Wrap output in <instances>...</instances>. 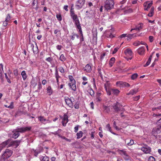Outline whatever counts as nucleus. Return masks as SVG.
<instances>
[{"label":"nucleus","instance_id":"obj_19","mask_svg":"<svg viewBox=\"0 0 161 161\" xmlns=\"http://www.w3.org/2000/svg\"><path fill=\"white\" fill-rule=\"evenodd\" d=\"M76 82H73L71 83H68V86H69L71 90L74 91H75L76 90V87L75 85Z\"/></svg>","mask_w":161,"mask_h":161},{"label":"nucleus","instance_id":"obj_24","mask_svg":"<svg viewBox=\"0 0 161 161\" xmlns=\"http://www.w3.org/2000/svg\"><path fill=\"white\" fill-rule=\"evenodd\" d=\"M138 89H134L130 90L128 93H127V95H134L136 94L138 92Z\"/></svg>","mask_w":161,"mask_h":161},{"label":"nucleus","instance_id":"obj_45","mask_svg":"<svg viewBox=\"0 0 161 161\" xmlns=\"http://www.w3.org/2000/svg\"><path fill=\"white\" fill-rule=\"evenodd\" d=\"M120 153L122 156L124 155L125 156V155H126L127 153L124 150H120Z\"/></svg>","mask_w":161,"mask_h":161},{"label":"nucleus","instance_id":"obj_16","mask_svg":"<svg viewBox=\"0 0 161 161\" xmlns=\"http://www.w3.org/2000/svg\"><path fill=\"white\" fill-rule=\"evenodd\" d=\"M9 141L10 139H8L7 141L4 142L0 145V152L3 148L5 147L7 145H8L7 147H8V145L9 144Z\"/></svg>","mask_w":161,"mask_h":161},{"label":"nucleus","instance_id":"obj_30","mask_svg":"<svg viewBox=\"0 0 161 161\" xmlns=\"http://www.w3.org/2000/svg\"><path fill=\"white\" fill-rule=\"evenodd\" d=\"M123 82L122 81H117L116 82L117 86L120 87H123Z\"/></svg>","mask_w":161,"mask_h":161},{"label":"nucleus","instance_id":"obj_47","mask_svg":"<svg viewBox=\"0 0 161 161\" xmlns=\"http://www.w3.org/2000/svg\"><path fill=\"white\" fill-rule=\"evenodd\" d=\"M49 160V158L45 156H44L42 160V161H48Z\"/></svg>","mask_w":161,"mask_h":161},{"label":"nucleus","instance_id":"obj_23","mask_svg":"<svg viewBox=\"0 0 161 161\" xmlns=\"http://www.w3.org/2000/svg\"><path fill=\"white\" fill-rule=\"evenodd\" d=\"M39 120L42 123L44 124V122L45 121H48V120L46 119L44 116H40L38 117Z\"/></svg>","mask_w":161,"mask_h":161},{"label":"nucleus","instance_id":"obj_31","mask_svg":"<svg viewBox=\"0 0 161 161\" xmlns=\"http://www.w3.org/2000/svg\"><path fill=\"white\" fill-rule=\"evenodd\" d=\"M105 55L106 53H104L101 54L100 56V61L101 62L103 61H106V58H105V59L104 60Z\"/></svg>","mask_w":161,"mask_h":161},{"label":"nucleus","instance_id":"obj_8","mask_svg":"<svg viewBox=\"0 0 161 161\" xmlns=\"http://www.w3.org/2000/svg\"><path fill=\"white\" fill-rule=\"evenodd\" d=\"M20 142V140H16L15 141H12L10 139L9 144L8 145V147L13 146L15 148H17Z\"/></svg>","mask_w":161,"mask_h":161},{"label":"nucleus","instance_id":"obj_34","mask_svg":"<svg viewBox=\"0 0 161 161\" xmlns=\"http://www.w3.org/2000/svg\"><path fill=\"white\" fill-rule=\"evenodd\" d=\"M42 151V149H37L34 151V155L37 156L38 154L40 153Z\"/></svg>","mask_w":161,"mask_h":161},{"label":"nucleus","instance_id":"obj_9","mask_svg":"<svg viewBox=\"0 0 161 161\" xmlns=\"http://www.w3.org/2000/svg\"><path fill=\"white\" fill-rule=\"evenodd\" d=\"M66 104L71 108L73 107V101L72 100V98H69L68 97H65L64 98Z\"/></svg>","mask_w":161,"mask_h":161},{"label":"nucleus","instance_id":"obj_2","mask_svg":"<svg viewBox=\"0 0 161 161\" xmlns=\"http://www.w3.org/2000/svg\"><path fill=\"white\" fill-rule=\"evenodd\" d=\"M113 108L114 111L117 112L119 111L124 112L125 110V109L123 108L122 105L117 102L116 103L114 104V105L113 106Z\"/></svg>","mask_w":161,"mask_h":161},{"label":"nucleus","instance_id":"obj_21","mask_svg":"<svg viewBox=\"0 0 161 161\" xmlns=\"http://www.w3.org/2000/svg\"><path fill=\"white\" fill-rule=\"evenodd\" d=\"M125 54L128 56H131L132 55V52L130 48H127L124 51Z\"/></svg>","mask_w":161,"mask_h":161},{"label":"nucleus","instance_id":"obj_42","mask_svg":"<svg viewBox=\"0 0 161 161\" xmlns=\"http://www.w3.org/2000/svg\"><path fill=\"white\" fill-rule=\"evenodd\" d=\"M69 78L70 80L69 83H71L75 82V81L74 80L72 76L69 75Z\"/></svg>","mask_w":161,"mask_h":161},{"label":"nucleus","instance_id":"obj_4","mask_svg":"<svg viewBox=\"0 0 161 161\" xmlns=\"http://www.w3.org/2000/svg\"><path fill=\"white\" fill-rule=\"evenodd\" d=\"M142 147L140 149L145 153H150L151 152V148L146 144H142Z\"/></svg>","mask_w":161,"mask_h":161},{"label":"nucleus","instance_id":"obj_53","mask_svg":"<svg viewBox=\"0 0 161 161\" xmlns=\"http://www.w3.org/2000/svg\"><path fill=\"white\" fill-rule=\"evenodd\" d=\"M37 4V0H33L31 3V5L32 6H34L36 4Z\"/></svg>","mask_w":161,"mask_h":161},{"label":"nucleus","instance_id":"obj_25","mask_svg":"<svg viewBox=\"0 0 161 161\" xmlns=\"http://www.w3.org/2000/svg\"><path fill=\"white\" fill-rule=\"evenodd\" d=\"M12 132L13 133L12 137L16 139L19 137V134L14 129L13 131Z\"/></svg>","mask_w":161,"mask_h":161},{"label":"nucleus","instance_id":"obj_33","mask_svg":"<svg viewBox=\"0 0 161 161\" xmlns=\"http://www.w3.org/2000/svg\"><path fill=\"white\" fill-rule=\"evenodd\" d=\"M83 132L82 131H79L76 134V135L77 136V138L79 139L83 135Z\"/></svg>","mask_w":161,"mask_h":161},{"label":"nucleus","instance_id":"obj_15","mask_svg":"<svg viewBox=\"0 0 161 161\" xmlns=\"http://www.w3.org/2000/svg\"><path fill=\"white\" fill-rule=\"evenodd\" d=\"M35 43L36 45L35 47L34 46L33 44H31V46L33 51V53L35 54H36L38 52V49L36 43V42Z\"/></svg>","mask_w":161,"mask_h":161},{"label":"nucleus","instance_id":"obj_3","mask_svg":"<svg viewBox=\"0 0 161 161\" xmlns=\"http://www.w3.org/2000/svg\"><path fill=\"white\" fill-rule=\"evenodd\" d=\"M161 132V126H158L157 127L153 128L152 131V135L156 138L159 135V134Z\"/></svg>","mask_w":161,"mask_h":161},{"label":"nucleus","instance_id":"obj_46","mask_svg":"<svg viewBox=\"0 0 161 161\" xmlns=\"http://www.w3.org/2000/svg\"><path fill=\"white\" fill-rule=\"evenodd\" d=\"M133 34H129L127 36V39L128 41L131 40L133 36Z\"/></svg>","mask_w":161,"mask_h":161},{"label":"nucleus","instance_id":"obj_14","mask_svg":"<svg viewBox=\"0 0 161 161\" xmlns=\"http://www.w3.org/2000/svg\"><path fill=\"white\" fill-rule=\"evenodd\" d=\"M57 67H56V68L55 70V73L54 74V76L55 77V78H56V82L57 83V85L58 86L59 85V79L61 78V76H59V73L58 72V69L57 68Z\"/></svg>","mask_w":161,"mask_h":161},{"label":"nucleus","instance_id":"obj_5","mask_svg":"<svg viewBox=\"0 0 161 161\" xmlns=\"http://www.w3.org/2000/svg\"><path fill=\"white\" fill-rule=\"evenodd\" d=\"M86 0H78L76 3L75 7L78 10L80 9L84 5Z\"/></svg>","mask_w":161,"mask_h":161},{"label":"nucleus","instance_id":"obj_27","mask_svg":"<svg viewBox=\"0 0 161 161\" xmlns=\"http://www.w3.org/2000/svg\"><path fill=\"white\" fill-rule=\"evenodd\" d=\"M115 61V58L114 57H112L111 58L109 61V64L110 67L113 66Z\"/></svg>","mask_w":161,"mask_h":161},{"label":"nucleus","instance_id":"obj_10","mask_svg":"<svg viewBox=\"0 0 161 161\" xmlns=\"http://www.w3.org/2000/svg\"><path fill=\"white\" fill-rule=\"evenodd\" d=\"M153 4V1L151 2L147 1L144 2L143 4L144 10L145 11H148V9L152 6Z\"/></svg>","mask_w":161,"mask_h":161},{"label":"nucleus","instance_id":"obj_60","mask_svg":"<svg viewBox=\"0 0 161 161\" xmlns=\"http://www.w3.org/2000/svg\"><path fill=\"white\" fill-rule=\"evenodd\" d=\"M61 138L63 139L66 140L67 141H68V142H71V140L70 139H69L65 137L64 136H61Z\"/></svg>","mask_w":161,"mask_h":161},{"label":"nucleus","instance_id":"obj_35","mask_svg":"<svg viewBox=\"0 0 161 161\" xmlns=\"http://www.w3.org/2000/svg\"><path fill=\"white\" fill-rule=\"evenodd\" d=\"M152 56L151 55L147 61V62L146 64H145L144 65V67H146L147 66H148L150 64L151 59H152Z\"/></svg>","mask_w":161,"mask_h":161},{"label":"nucleus","instance_id":"obj_52","mask_svg":"<svg viewBox=\"0 0 161 161\" xmlns=\"http://www.w3.org/2000/svg\"><path fill=\"white\" fill-rule=\"evenodd\" d=\"M71 18L73 20V21L74 22L79 19L77 15H76V16L72 17H71Z\"/></svg>","mask_w":161,"mask_h":161},{"label":"nucleus","instance_id":"obj_12","mask_svg":"<svg viewBox=\"0 0 161 161\" xmlns=\"http://www.w3.org/2000/svg\"><path fill=\"white\" fill-rule=\"evenodd\" d=\"M13 151L9 149H7L5 150L3 154L2 155L3 157H5L7 158H9L12 154Z\"/></svg>","mask_w":161,"mask_h":161},{"label":"nucleus","instance_id":"obj_18","mask_svg":"<svg viewBox=\"0 0 161 161\" xmlns=\"http://www.w3.org/2000/svg\"><path fill=\"white\" fill-rule=\"evenodd\" d=\"M110 91L113 94L116 96H118L120 92L119 90L114 88L111 89Z\"/></svg>","mask_w":161,"mask_h":161},{"label":"nucleus","instance_id":"obj_29","mask_svg":"<svg viewBox=\"0 0 161 161\" xmlns=\"http://www.w3.org/2000/svg\"><path fill=\"white\" fill-rule=\"evenodd\" d=\"M74 22L75 25L77 29L81 27L79 19L75 21Z\"/></svg>","mask_w":161,"mask_h":161},{"label":"nucleus","instance_id":"obj_49","mask_svg":"<svg viewBox=\"0 0 161 161\" xmlns=\"http://www.w3.org/2000/svg\"><path fill=\"white\" fill-rule=\"evenodd\" d=\"M130 86V85L129 83L125 82H123V87H129Z\"/></svg>","mask_w":161,"mask_h":161},{"label":"nucleus","instance_id":"obj_11","mask_svg":"<svg viewBox=\"0 0 161 161\" xmlns=\"http://www.w3.org/2000/svg\"><path fill=\"white\" fill-rule=\"evenodd\" d=\"M143 24L142 23H139L135 25V27L131 29L130 31H132L133 30H136L137 31H141L143 27Z\"/></svg>","mask_w":161,"mask_h":161},{"label":"nucleus","instance_id":"obj_1","mask_svg":"<svg viewBox=\"0 0 161 161\" xmlns=\"http://www.w3.org/2000/svg\"><path fill=\"white\" fill-rule=\"evenodd\" d=\"M114 5V0H106L105 3L104 8L108 11L113 8Z\"/></svg>","mask_w":161,"mask_h":161},{"label":"nucleus","instance_id":"obj_62","mask_svg":"<svg viewBox=\"0 0 161 161\" xmlns=\"http://www.w3.org/2000/svg\"><path fill=\"white\" fill-rule=\"evenodd\" d=\"M140 42L139 41H137L134 42L133 43V45L134 46H138L140 44Z\"/></svg>","mask_w":161,"mask_h":161},{"label":"nucleus","instance_id":"obj_55","mask_svg":"<svg viewBox=\"0 0 161 161\" xmlns=\"http://www.w3.org/2000/svg\"><path fill=\"white\" fill-rule=\"evenodd\" d=\"M124 158L125 160H128L130 159V156L127 154L126 155H125V157H124Z\"/></svg>","mask_w":161,"mask_h":161},{"label":"nucleus","instance_id":"obj_26","mask_svg":"<svg viewBox=\"0 0 161 161\" xmlns=\"http://www.w3.org/2000/svg\"><path fill=\"white\" fill-rule=\"evenodd\" d=\"M47 92L48 95L49 96L51 95L53 92V91L51 87L49 86H48L47 88Z\"/></svg>","mask_w":161,"mask_h":161},{"label":"nucleus","instance_id":"obj_59","mask_svg":"<svg viewBox=\"0 0 161 161\" xmlns=\"http://www.w3.org/2000/svg\"><path fill=\"white\" fill-rule=\"evenodd\" d=\"M96 102H100L101 101L102 99L100 97H96Z\"/></svg>","mask_w":161,"mask_h":161},{"label":"nucleus","instance_id":"obj_64","mask_svg":"<svg viewBox=\"0 0 161 161\" xmlns=\"http://www.w3.org/2000/svg\"><path fill=\"white\" fill-rule=\"evenodd\" d=\"M127 34H122L119 36V37L121 38H124V37H125L127 36Z\"/></svg>","mask_w":161,"mask_h":161},{"label":"nucleus","instance_id":"obj_36","mask_svg":"<svg viewBox=\"0 0 161 161\" xmlns=\"http://www.w3.org/2000/svg\"><path fill=\"white\" fill-rule=\"evenodd\" d=\"M56 17L59 21H61L62 20V15L61 14H57Z\"/></svg>","mask_w":161,"mask_h":161},{"label":"nucleus","instance_id":"obj_58","mask_svg":"<svg viewBox=\"0 0 161 161\" xmlns=\"http://www.w3.org/2000/svg\"><path fill=\"white\" fill-rule=\"evenodd\" d=\"M46 60L47 62H51L53 60V58L51 57H49L47 58L46 59Z\"/></svg>","mask_w":161,"mask_h":161},{"label":"nucleus","instance_id":"obj_38","mask_svg":"<svg viewBox=\"0 0 161 161\" xmlns=\"http://www.w3.org/2000/svg\"><path fill=\"white\" fill-rule=\"evenodd\" d=\"M59 59L62 61L64 62L66 60V58L63 54H61L59 57Z\"/></svg>","mask_w":161,"mask_h":161},{"label":"nucleus","instance_id":"obj_56","mask_svg":"<svg viewBox=\"0 0 161 161\" xmlns=\"http://www.w3.org/2000/svg\"><path fill=\"white\" fill-rule=\"evenodd\" d=\"M14 108V103H13V102H11L10 103V105L8 106V108L13 109Z\"/></svg>","mask_w":161,"mask_h":161},{"label":"nucleus","instance_id":"obj_13","mask_svg":"<svg viewBox=\"0 0 161 161\" xmlns=\"http://www.w3.org/2000/svg\"><path fill=\"white\" fill-rule=\"evenodd\" d=\"M83 70L85 71V73H89L92 71V67L90 64H87L85 67L83 68Z\"/></svg>","mask_w":161,"mask_h":161},{"label":"nucleus","instance_id":"obj_22","mask_svg":"<svg viewBox=\"0 0 161 161\" xmlns=\"http://www.w3.org/2000/svg\"><path fill=\"white\" fill-rule=\"evenodd\" d=\"M112 31V30L111 29L108 31H107L106 36L107 38H112L115 37V36L111 32Z\"/></svg>","mask_w":161,"mask_h":161},{"label":"nucleus","instance_id":"obj_7","mask_svg":"<svg viewBox=\"0 0 161 161\" xmlns=\"http://www.w3.org/2000/svg\"><path fill=\"white\" fill-rule=\"evenodd\" d=\"M110 83L108 81H107L104 85V88L106 91L107 94L108 96L111 95V92L110 87Z\"/></svg>","mask_w":161,"mask_h":161},{"label":"nucleus","instance_id":"obj_54","mask_svg":"<svg viewBox=\"0 0 161 161\" xmlns=\"http://www.w3.org/2000/svg\"><path fill=\"white\" fill-rule=\"evenodd\" d=\"M4 74L5 75V78H6L7 82L8 83H11V81L8 78L7 74L6 73H5Z\"/></svg>","mask_w":161,"mask_h":161},{"label":"nucleus","instance_id":"obj_6","mask_svg":"<svg viewBox=\"0 0 161 161\" xmlns=\"http://www.w3.org/2000/svg\"><path fill=\"white\" fill-rule=\"evenodd\" d=\"M31 127H25L17 128L14 130L19 133V132L23 133L26 131H29L31 130Z\"/></svg>","mask_w":161,"mask_h":161},{"label":"nucleus","instance_id":"obj_32","mask_svg":"<svg viewBox=\"0 0 161 161\" xmlns=\"http://www.w3.org/2000/svg\"><path fill=\"white\" fill-rule=\"evenodd\" d=\"M21 75L22 76V78L24 80H25L27 78L26 74L25 73V70L23 71L21 73Z\"/></svg>","mask_w":161,"mask_h":161},{"label":"nucleus","instance_id":"obj_17","mask_svg":"<svg viewBox=\"0 0 161 161\" xmlns=\"http://www.w3.org/2000/svg\"><path fill=\"white\" fill-rule=\"evenodd\" d=\"M68 116L67 114H64L62 119V123L63 126H65L68 122Z\"/></svg>","mask_w":161,"mask_h":161},{"label":"nucleus","instance_id":"obj_37","mask_svg":"<svg viewBox=\"0 0 161 161\" xmlns=\"http://www.w3.org/2000/svg\"><path fill=\"white\" fill-rule=\"evenodd\" d=\"M138 76V75L137 73H134L131 75V78L132 80H134L136 79Z\"/></svg>","mask_w":161,"mask_h":161},{"label":"nucleus","instance_id":"obj_50","mask_svg":"<svg viewBox=\"0 0 161 161\" xmlns=\"http://www.w3.org/2000/svg\"><path fill=\"white\" fill-rule=\"evenodd\" d=\"M134 144V141L133 140L131 139L130 140V143H127V144L128 146H131Z\"/></svg>","mask_w":161,"mask_h":161},{"label":"nucleus","instance_id":"obj_57","mask_svg":"<svg viewBox=\"0 0 161 161\" xmlns=\"http://www.w3.org/2000/svg\"><path fill=\"white\" fill-rule=\"evenodd\" d=\"M106 128L108 129V130L110 132H111V128L109 124H108L106 125Z\"/></svg>","mask_w":161,"mask_h":161},{"label":"nucleus","instance_id":"obj_41","mask_svg":"<svg viewBox=\"0 0 161 161\" xmlns=\"http://www.w3.org/2000/svg\"><path fill=\"white\" fill-rule=\"evenodd\" d=\"M70 14L71 17L77 15L75 14V11L72 8L70 10Z\"/></svg>","mask_w":161,"mask_h":161},{"label":"nucleus","instance_id":"obj_48","mask_svg":"<svg viewBox=\"0 0 161 161\" xmlns=\"http://www.w3.org/2000/svg\"><path fill=\"white\" fill-rule=\"evenodd\" d=\"M148 161H155V159L153 157L151 156L148 158Z\"/></svg>","mask_w":161,"mask_h":161},{"label":"nucleus","instance_id":"obj_63","mask_svg":"<svg viewBox=\"0 0 161 161\" xmlns=\"http://www.w3.org/2000/svg\"><path fill=\"white\" fill-rule=\"evenodd\" d=\"M82 79L83 80V81H88V79L86 76H83L82 78Z\"/></svg>","mask_w":161,"mask_h":161},{"label":"nucleus","instance_id":"obj_61","mask_svg":"<svg viewBox=\"0 0 161 161\" xmlns=\"http://www.w3.org/2000/svg\"><path fill=\"white\" fill-rule=\"evenodd\" d=\"M77 29H78L79 30V31L80 32V33L81 35V36L83 37V34L82 33V29H81V27L79 28H77Z\"/></svg>","mask_w":161,"mask_h":161},{"label":"nucleus","instance_id":"obj_20","mask_svg":"<svg viewBox=\"0 0 161 161\" xmlns=\"http://www.w3.org/2000/svg\"><path fill=\"white\" fill-rule=\"evenodd\" d=\"M145 49L144 47H141L139 48L137 50L138 53L141 55H143L144 54Z\"/></svg>","mask_w":161,"mask_h":161},{"label":"nucleus","instance_id":"obj_28","mask_svg":"<svg viewBox=\"0 0 161 161\" xmlns=\"http://www.w3.org/2000/svg\"><path fill=\"white\" fill-rule=\"evenodd\" d=\"M154 8L153 7H151L150 11L147 15L148 16L152 17L153 15L154 14Z\"/></svg>","mask_w":161,"mask_h":161},{"label":"nucleus","instance_id":"obj_51","mask_svg":"<svg viewBox=\"0 0 161 161\" xmlns=\"http://www.w3.org/2000/svg\"><path fill=\"white\" fill-rule=\"evenodd\" d=\"M155 138L157 139V141L159 143H161V136L159 135Z\"/></svg>","mask_w":161,"mask_h":161},{"label":"nucleus","instance_id":"obj_44","mask_svg":"<svg viewBox=\"0 0 161 161\" xmlns=\"http://www.w3.org/2000/svg\"><path fill=\"white\" fill-rule=\"evenodd\" d=\"M59 71L62 74H64L65 73V70L62 67H60L58 68Z\"/></svg>","mask_w":161,"mask_h":161},{"label":"nucleus","instance_id":"obj_40","mask_svg":"<svg viewBox=\"0 0 161 161\" xmlns=\"http://www.w3.org/2000/svg\"><path fill=\"white\" fill-rule=\"evenodd\" d=\"M11 19L10 15V14H8L6 16L5 21H6V22L9 23V21Z\"/></svg>","mask_w":161,"mask_h":161},{"label":"nucleus","instance_id":"obj_39","mask_svg":"<svg viewBox=\"0 0 161 161\" xmlns=\"http://www.w3.org/2000/svg\"><path fill=\"white\" fill-rule=\"evenodd\" d=\"M89 91L90 94L92 96H93L94 95V92L92 88H90L89 90Z\"/></svg>","mask_w":161,"mask_h":161},{"label":"nucleus","instance_id":"obj_43","mask_svg":"<svg viewBox=\"0 0 161 161\" xmlns=\"http://www.w3.org/2000/svg\"><path fill=\"white\" fill-rule=\"evenodd\" d=\"M8 158L5 157H3V156H2L0 159V161H12L11 160H8Z\"/></svg>","mask_w":161,"mask_h":161}]
</instances>
